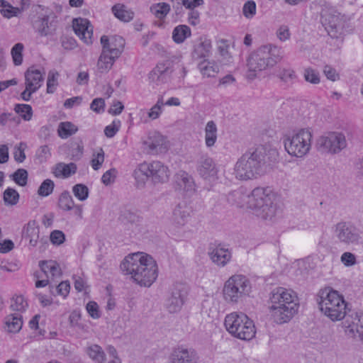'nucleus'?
<instances>
[{
  "instance_id": "27",
  "label": "nucleus",
  "mask_w": 363,
  "mask_h": 363,
  "mask_svg": "<svg viewBox=\"0 0 363 363\" xmlns=\"http://www.w3.org/2000/svg\"><path fill=\"white\" fill-rule=\"evenodd\" d=\"M165 143V138L158 132L151 133L144 144L149 148L152 153L161 152L164 148L163 146Z\"/></svg>"
},
{
  "instance_id": "10",
  "label": "nucleus",
  "mask_w": 363,
  "mask_h": 363,
  "mask_svg": "<svg viewBox=\"0 0 363 363\" xmlns=\"http://www.w3.org/2000/svg\"><path fill=\"white\" fill-rule=\"evenodd\" d=\"M349 22L348 16L335 10L326 11L321 15V23L328 35L340 42L349 27Z\"/></svg>"
},
{
  "instance_id": "4",
  "label": "nucleus",
  "mask_w": 363,
  "mask_h": 363,
  "mask_svg": "<svg viewBox=\"0 0 363 363\" xmlns=\"http://www.w3.org/2000/svg\"><path fill=\"white\" fill-rule=\"evenodd\" d=\"M316 301L320 311L333 321L343 319L347 313V303L343 296L330 287L320 289Z\"/></svg>"
},
{
  "instance_id": "6",
  "label": "nucleus",
  "mask_w": 363,
  "mask_h": 363,
  "mask_svg": "<svg viewBox=\"0 0 363 363\" xmlns=\"http://www.w3.org/2000/svg\"><path fill=\"white\" fill-rule=\"evenodd\" d=\"M283 51L280 47L269 44L257 48L247 59V67L250 72H260L274 67L282 58Z\"/></svg>"
},
{
  "instance_id": "59",
  "label": "nucleus",
  "mask_w": 363,
  "mask_h": 363,
  "mask_svg": "<svg viewBox=\"0 0 363 363\" xmlns=\"http://www.w3.org/2000/svg\"><path fill=\"white\" fill-rule=\"evenodd\" d=\"M50 241L53 245H60L65 240V235L61 230H55L50 234Z\"/></svg>"
},
{
  "instance_id": "35",
  "label": "nucleus",
  "mask_w": 363,
  "mask_h": 363,
  "mask_svg": "<svg viewBox=\"0 0 363 363\" xmlns=\"http://www.w3.org/2000/svg\"><path fill=\"white\" fill-rule=\"evenodd\" d=\"M116 57L106 53L101 52L97 62V68L101 73L107 72L112 67Z\"/></svg>"
},
{
  "instance_id": "39",
  "label": "nucleus",
  "mask_w": 363,
  "mask_h": 363,
  "mask_svg": "<svg viewBox=\"0 0 363 363\" xmlns=\"http://www.w3.org/2000/svg\"><path fill=\"white\" fill-rule=\"evenodd\" d=\"M0 12L4 17L11 18L13 16H17L22 12V9L18 7L12 6L5 0H0Z\"/></svg>"
},
{
  "instance_id": "16",
  "label": "nucleus",
  "mask_w": 363,
  "mask_h": 363,
  "mask_svg": "<svg viewBox=\"0 0 363 363\" xmlns=\"http://www.w3.org/2000/svg\"><path fill=\"white\" fill-rule=\"evenodd\" d=\"M174 69L169 61L158 63L149 73L148 79L156 85L168 83L171 81Z\"/></svg>"
},
{
  "instance_id": "23",
  "label": "nucleus",
  "mask_w": 363,
  "mask_h": 363,
  "mask_svg": "<svg viewBox=\"0 0 363 363\" xmlns=\"http://www.w3.org/2000/svg\"><path fill=\"white\" fill-rule=\"evenodd\" d=\"M73 29L76 35H78L85 43H92V27L87 19L82 18L74 19Z\"/></svg>"
},
{
  "instance_id": "26",
  "label": "nucleus",
  "mask_w": 363,
  "mask_h": 363,
  "mask_svg": "<svg viewBox=\"0 0 363 363\" xmlns=\"http://www.w3.org/2000/svg\"><path fill=\"white\" fill-rule=\"evenodd\" d=\"M211 50V41L206 38H200L199 41L194 46L191 56L194 60L203 59L206 60L208 57Z\"/></svg>"
},
{
  "instance_id": "62",
  "label": "nucleus",
  "mask_w": 363,
  "mask_h": 363,
  "mask_svg": "<svg viewBox=\"0 0 363 363\" xmlns=\"http://www.w3.org/2000/svg\"><path fill=\"white\" fill-rule=\"evenodd\" d=\"M86 311L90 316L94 319H97L100 317V313L99 311V306L94 301H89L86 304Z\"/></svg>"
},
{
  "instance_id": "60",
  "label": "nucleus",
  "mask_w": 363,
  "mask_h": 363,
  "mask_svg": "<svg viewBox=\"0 0 363 363\" xmlns=\"http://www.w3.org/2000/svg\"><path fill=\"white\" fill-rule=\"evenodd\" d=\"M340 260L346 267H351L356 264L357 263L355 255L350 252H344L341 255Z\"/></svg>"
},
{
  "instance_id": "20",
  "label": "nucleus",
  "mask_w": 363,
  "mask_h": 363,
  "mask_svg": "<svg viewBox=\"0 0 363 363\" xmlns=\"http://www.w3.org/2000/svg\"><path fill=\"white\" fill-rule=\"evenodd\" d=\"M101 44L103 52L118 58L123 52L125 41L121 36H112L109 38L106 35H102Z\"/></svg>"
},
{
  "instance_id": "30",
  "label": "nucleus",
  "mask_w": 363,
  "mask_h": 363,
  "mask_svg": "<svg viewBox=\"0 0 363 363\" xmlns=\"http://www.w3.org/2000/svg\"><path fill=\"white\" fill-rule=\"evenodd\" d=\"M77 169V165L73 162L69 164L60 162L56 164L53 174L57 178H68L72 174H74Z\"/></svg>"
},
{
  "instance_id": "50",
  "label": "nucleus",
  "mask_w": 363,
  "mask_h": 363,
  "mask_svg": "<svg viewBox=\"0 0 363 363\" xmlns=\"http://www.w3.org/2000/svg\"><path fill=\"white\" fill-rule=\"evenodd\" d=\"M28 174L25 169H18L12 175L13 180L19 186H24L28 182Z\"/></svg>"
},
{
  "instance_id": "8",
  "label": "nucleus",
  "mask_w": 363,
  "mask_h": 363,
  "mask_svg": "<svg viewBox=\"0 0 363 363\" xmlns=\"http://www.w3.org/2000/svg\"><path fill=\"white\" fill-rule=\"evenodd\" d=\"M252 291V285L248 278L242 274H234L225 282L223 287L225 300L230 303H236Z\"/></svg>"
},
{
  "instance_id": "24",
  "label": "nucleus",
  "mask_w": 363,
  "mask_h": 363,
  "mask_svg": "<svg viewBox=\"0 0 363 363\" xmlns=\"http://www.w3.org/2000/svg\"><path fill=\"white\" fill-rule=\"evenodd\" d=\"M150 167L149 175L155 183H164L169 179V171L168 167L159 161L148 163Z\"/></svg>"
},
{
  "instance_id": "2",
  "label": "nucleus",
  "mask_w": 363,
  "mask_h": 363,
  "mask_svg": "<svg viewBox=\"0 0 363 363\" xmlns=\"http://www.w3.org/2000/svg\"><path fill=\"white\" fill-rule=\"evenodd\" d=\"M269 299L271 316L277 324L289 322L298 311V297L291 289L276 288L272 291Z\"/></svg>"
},
{
  "instance_id": "56",
  "label": "nucleus",
  "mask_w": 363,
  "mask_h": 363,
  "mask_svg": "<svg viewBox=\"0 0 363 363\" xmlns=\"http://www.w3.org/2000/svg\"><path fill=\"white\" fill-rule=\"evenodd\" d=\"M242 13L247 18H252L256 13V4L253 1H247L242 7Z\"/></svg>"
},
{
  "instance_id": "53",
  "label": "nucleus",
  "mask_w": 363,
  "mask_h": 363,
  "mask_svg": "<svg viewBox=\"0 0 363 363\" xmlns=\"http://www.w3.org/2000/svg\"><path fill=\"white\" fill-rule=\"evenodd\" d=\"M28 303L23 296H16L11 300V308L13 311L22 312L26 310Z\"/></svg>"
},
{
  "instance_id": "55",
  "label": "nucleus",
  "mask_w": 363,
  "mask_h": 363,
  "mask_svg": "<svg viewBox=\"0 0 363 363\" xmlns=\"http://www.w3.org/2000/svg\"><path fill=\"white\" fill-rule=\"evenodd\" d=\"M164 106L162 98H160L156 104L154 105L148 113V117L152 120L157 119L160 117L162 113V107Z\"/></svg>"
},
{
  "instance_id": "52",
  "label": "nucleus",
  "mask_w": 363,
  "mask_h": 363,
  "mask_svg": "<svg viewBox=\"0 0 363 363\" xmlns=\"http://www.w3.org/2000/svg\"><path fill=\"white\" fill-rule=\"evenodd\" d=\"M14 110L25 121H30L32 118V108L28 104H17L16 105Z\"/></svg>"
},
{
  "instance_id": "49",
  "label": "nucleus",
  "mask_w": 363,
  "mask_h": 363,
  "mask_svg": "<svg viewBox=\"0 0 363 363\" xmlns=\"http://www.w3.org/2000/svg\"><path fill=\"white\" fill-rule=\"evenodd\" d=\"M59 73L56 71H50L47 80V93L52 94L55 91L56 87L58 85L57 78Z\"/></svg>"
},
{
  "instance_id": "43",
  "label": "nucleus",
  "mask_w": 363,
  "mask_h": 363,
  "mask_svg": "<svg viewBox=\"0 0 363 363\" xmlns=\"http://www.w3.org/2000/svg\"><path fill=\"white\" fill-rule=\"evenodd\" d=\"M170 6L167 3L155 4L150 6L151 13L158 19H163L169 13Z\"/></svg>"
},
{
  "instance_id": "41",
  "label": "nucleus",
  "mask_w": 363,
  "mask_h": 363,
  "mask_svg": "<svg viewBox=\"0 0 363 363\" xmlns=\"http://www.w3.org/2000/svg\"><path fill=\"white\" fill-rule=\"evenodd\" d=\"M87 354L96 363L105 362L106 354L102 348L98 345H93L87 348Z\"/></svg>"
},
{
  "instance_id": "63",
  "label": "nucleus",
  "mask_w": 363,
  "mask_h": 363,
  "mask_svg": "<svg viewBox=\"0 0 363 363\" xmlns=\"http://www.w3.org/2000/svg\"><path fill=\"white\" fill-rule=\"evenodd\" d=\"M119 126V121L117 123L116 121H113L111 125H107L104 129V133L106 136L108 138L113 137L118 131Z\"/></svg>"
},
{
  "instance_id": "15",
  "label": "nucleus",
  "mask_w": 363,
  "mask_h": 363,
  "mask_svg": "<svg viewBox=\"0 0 363 363\" xmlns=\"http://www.w3.org/2000/svg\"><path fill=\"white\" fill-rule=\"evenodd\" d=\"M342 327L347 336L352 338L358 337L360 340L363 336V314L352 312L345 315Z\"/></svg>"
},
{
  "instance_id": "61",
  "label": "nucleus",
  "mask_w": 363,
  "mask_h": 363,
  "mask_svg": "<svg viewBox=\"0 0 363 363\" xmlns=\"http://www.w3.org/2000/svg\"><path fill=\"white\" fill-rule=\"evenodd\" d=\"M323 73L328 79L335 82L340 79L339 74L336 72L335 69L330 65H325L323 68Z\"/></svg>"
},
{
  "instance_id": "40",
  "label": "nucleus",
  "mask_w": 363,
  "mask_h": 363,
  "mask_svg": "<svg viewBox=\"0 0 363 363\" xmlns=\"http://www.w3.org/2000/svg\"><path fill=\"white\" fill-rule=\"evenodd\" d=\"M77 127L72 123L66 121L61 122L57 128V133L60 138H67L77 131Z\"/></svg>"
},
{
  "instance_id": "44",
  "label": "nucleus",
  "mask_w": 363,
  "mask_h": 363,
  "mask_svg": "<svg viewBox=\"0 0 363 363\" xmlns=\"http://www.w3.org/2000/svg\"><path fill=\"white\" fill-rule=\"evenodd\" d=\"M24 45L21 43H18L11 48V55L13 61V64L19 66L23 62V51Z\"/></svg>"
},
{
  "instance_id": "17",
  "label": "nucleus",
  "mask_w": 363,
  "mask_h": 363,
  "mask_svg": "<svg viewBox=\"0 0 363 363\" xmlns=\"http://www.w3.org/2000/svg\"><path fill=\"white\" fill-rule=\"evenodd\" d=\"M176 190L182 191L186 196H191L196 191V185L191 175L185 171L180 170L174 177Z\"/></svg>"
},
{
  "instance_id": "31",
  "label": "nucleus",
  "mask_w": 363,
  "mask_h": 363,
  "mask_svg": "<svg viewBox=\"0 0 363 363\" xmlns=\"http://www.w3.org/2000/svg\"><path fill=\"white\" fill-rule=\"evenodd\" d=\"M23 234L25 238L29 239V243L35 246L39 238V228L35 220L29 221L24 227Z\"/></svg>"
},
{
  "instance_id": "21",
  "label": "nucleus",
  "mask_w": 363,
  "mask_h": 363,
  "mask_svg": "<svg viewBox=\"0 0 363 363\" xmlns=\"http://www.w3.org/2000/svg\"><path fill=\"white\" fill-rule=\"evenodd\" d=\"M196 169L199 174L205 179H214L218 172L213 159L208 155L200 157Z\"/></svg>"
},
{
  "instance_id": "57",
  "label": "nucleus",
  "mask_w": 363,
  "mask_h": 363,
  "mask_svg": "<svg viewBox=\"0 0 363 363\" xmlns=\"http://www.w3.org/2000/svg\"><path fill=\"white\" fill-rule=\"evenodd\" d=\"M104 162V152L102 149H100L99 151L96 155L94 154V157L91 160V164L94 170H98L101 167Z\"/></svg>"
},
{
  "instance_id": "18",
  "label": "nucleus",
  "mask_w": 363,
  "mask_h": 363,
  "mask_svg": "<svg viewBox=\"0 0 363 363\" xmlns=\"http://www.w3.org/2000/svg\"><path fill=\"white\" fill-rule=\"evenodd\" d=\"M54 13L39 16L33 23V28L41 37L52 35L57 29V21Z\"/></svg>"
},
{
  "instance_id": "25",
  "label": "nucleus",
  "mask_w": 363,
  "mask_h": 363,
  "mask_svg": "<svg viewBox=\"0 0 363 363\" xmlns=\"http://www.w3.org/2000/svg\"><path fill=\"white\" fill-rule=\"evenodd\" d=\"M211 259L219 267L225 266L231 259V252L228 248L220 245L216 247L209 252Z\"/></svg>"
},
{
  "instance_id": "7",
  "label": "nucleus",
  "mask_w": 363,
  "mask_h": 363,
  "mask_svg": "<svg viewBox=\"0 0 363 363\" xmlns=\"http://www.w3.org/2000/svg\"><path fill=\"white\" fill-rule=\"evenodd\" d=\"M224 325L232 335L240 340H252L256 333L253 321L242 313L234 312L227 315Z\"/></svg>"
},
{
  "instance_id": "9",
  "label": "nucleus",
  "mask_w": 363,
  "mask_h": 363,
  "mask_svg": "<svg viewBox=\"0 0 363 363\" xmlns=\"http://www.w3.org/2000/svg\"><path fill=\"white\" fill-rule=\"evenodd\" d=\"M312 137V133L309 129L302 128L296 133L284 137V148L290 155L302 157L311 149Z\"/></svg>"
},
{
  "instance_id": "5",
  "label": "nucleus",
  "mask_w": 363,
  "mask_h": 363,
  "mask_svg": "<svg viewBox=\"0 0 363 363\" xmlns=\"http://www.w3.org/2000/svg\"><path fill=\"white\" fill-rule=\"evenodd\" d=\"M264 164V154L260 149L248 151L243 154L235 165L236 178L248 180L256 178L262 173Z\"/></svg>"
},
{
  "instance_id": "38",
  "label": "nucleus",
  "mask_w": 363,
  "mask_h": 363,
  "mask_svg": "<svg viewBox=\"0 0 363 363\" xmlns=\"http://www.w3.org/2000/svg\"><path fill=\"white\" fill-rule=\"evenodd\" d=\"M58 206L65 211H69L74 207V200L68 191H64L59 196Z\"/></svg>"
},
{
  "instance_id": "58",
  "label": "nucleus",
  "mask_w": 363,
  "mask_h": 363,
  "mask_svg": "<svg viewBox=\"0 0 363 363\" xmlns=\"http://www.w3.org/2000/svg\"><path fill=\"white\" fill-rule=\"evenodd\" d=\"M117 170L112 168L104 173L101 177V182L106 186L110 185L114 182Z\"/></svg>"
},
{
  "instance_id": "34",
  "label": "nucleus",
  "mask_w": 363,
  "mask_h": 363,
  "mask_svg": "<svg viewBox=\"0 0 363 363\" xmlns=\"http://www.w3.org/2000/svg\"><path fill=\"white\" fill-rule=\"evenodd\" d=\"M111 11L115 17L123 22H129L134 17V13L128 9L124 4H116L112 7Z\"/></svg>"
},
{
  "instance_id": "28",
  "label": "nucleus",
  "mask_w": 363,
  "mask_h": 363,
  "mask_svg": "<svg viewBox=\"0 0 363 363\" xmlns=\"http://www.w3.org/2000/svg\"><path fill=\"white\" fill-rule=\"evenodd\" d=\"M39 266L47 278L53 281L55 278L60 277L62 272L60 265L53 260L40 261Z\"/></svg>"
},
{
  "instance_id": "32",
  "label": "nucleus",
  "mask_w": 363,
  "mask_h": 363,
  "mask_svg": "<svg viewBox=\"0 0 363 363\" xmlns=\"http://www.w3.org/2000/svg\"><path fill=\"white\" fill-rule=\"evenodd\" d=\"M150 167L148 163L140 164L133 172V177L136 181L137 186L143 187L150 177Z\"/></svg>"
},
{
  "instance_id": "47",
  "label": "nucleus",
  "mask_w": 363,
  "mask_h": 363,
  "mask_svg": "<svg viewBox=\"0 0 363 363\" xmlns=\"http://www.w3.org/2000/svg\"><path fill=\"white\" fill-rule=\"evenodd\" d=\"M72 192L77 199L83 201L88 198L89 190L86 185L77 184L72 187Z\"/></svg>"
},
{
  "instance_id": "54",
  "label": "nucleus",
  "mask_w": 363,
  "mask_h": 363,
  "mask_svg": "<svg viewBox=\"0 0 363 363\" xmlns=\"http://www.w3.org/2000/svg\"><path fill=\"white\" fill-rule=\"evenodd\" d=\"M26 147V144L23 142L20 143L18 145L14 147L13 157L17 162L21 163L25 160V150Z\"/></svg>"
},
{
  "instance_id": "29",
  "label": "nucleus",
  "mask_w": 363,
  "mask_h": 363,
  "mask_svg": "<svg viewBox=\"0 0 363 363\" xmlns=\"http://www.w3.org/2000/svg\"><path fill=\"white\" fill-rule=\"evenodd\" d=\"M250 195L245 193L243 189H239L229 193L227 199L233 205L243 207L245 204L247 206V201H250Z\"/></svg>"
},
{
  "instance_id": "12",
  "label": "nucleus",
  "mask_w": 363,
  "mask_h": 363,
  "mask_svg": "<svg viewBox=\"0 0 363 363\" xmlns=\"http://www.w3.org/2000/svg\"><path fill=\"white\" fill-rule=\"evenodd\" d=\"M334 237L345 245H357L361 240L359 230L351 223L340 221L333 226Z\"/></svg>"
},
{
  "instance_id": "33",
  "label": "nucleus",
  "mask_w": 363,
  "mask_h": 363,
  "mask_svg": "<svg viewBox=\"0 0 363 363\" xmlns=\"http://www.w3.org/2000/svg\"><path fill=\"white\" fill-rule=\"evenodd\" d=\"M4 329L9 333H17L22 327L23 321L19 314H10L4 319Z\"/></svg>"
},
{
  "instance_id": "3",
  "label": "nucleus",
  "mask_w": 363,
  "mask_h": 363,
  "mask_svg": "<svg viewBox=\"0 0 363 363\" xmlns=\"http://www.w3.org/2000/svg\"><path fill=\"white\" fill-rule=\"evenodd\" d=\"M275 200V195L269 187H256L250 195L247 207L253 210L257 217L272 220L279 213Z\"/></svg>"
},
{
  "instance_id": "48",
  "label": "nucleus",
  "mask_w": 363,
  "mask_h": 363,
  "mask_svg": "<svg viewBox=\"0 0 363 363\" xmlns=\"http://www.w3.org/2000/svg\"><path fill=\"white\" fill-rule=\"evenodd\" d=\"M19 194L12 188L6 189L4 192V201L7 205H15L18 203Z\"/></svg>"
},
{
  "instance_id": "19",
  "label": "nucleus",
  "mask_w": 363,
  "mask_h": 363,
  "mask_svg": "<svg viewBox=\"0 0 363 363\" xmlns=\"http://www.w3.org/2000/svg\"><path fill=\"white\" fill-rule=\"evenodd\" d=\"M191 208L184 201L179 203L173 209L170 218L172 226L175 229L182 228L191 218Z\"/></svg>"
},
{
  "instance_id": "51",
  "label": "nucleus",
  "mask_w": 363,
  "mask_h": 363,
  "mask_svg": "<svg viewBox=\"0 0 363 363\" xmlns=\"http://www.w3.org/2000/svg\"><path fill=\"white\" fill-rule=\"evenodd\" d=\"M278 76L282 82L289 84H293L294 80L296 79L295 72L292 69L289 68L280 69Z\"/></svg>"
},
{
  "instance_id": "13",
  "label": "nucleus",
  "mask_w": 363,
  "mask_h": 363,
  "mask_svg": "<svg viewBox=\"0 0 363 363\" xmlns=\"http://www.w3.org/2000/svg\"><path fill=\"white\" fill-rule=\"evenodd\" d=\"M44 74L34 67H29L25 72V90L21 96L25 101H30L33 93L36 92L44 81Z\"/></svg>"
},
{
  "instance_id": "46",
  "label": "nucleus",
  "mask_w": 363,
  "mask_h": 363,
  "mask_svg": "<svg viewBox=\"0 0 363 363\" xmlns=\"http://www.w3.org/2000/svg\"><path fill=\"white\" fill-rule=\"evenodd\" d=\"M55 188V183L52 180L47 179L44 180L38 189V194L43 197L50 195Z\"/></svg>"
},
{
  "instance_id": "36",
  "label": "nucleus",
  "mask_w": 363,
  "mask_h": 363,
  "mask_svg": "<svg viewBox=\"0 0 363 363\" xmlns=\"http://www.w3.org/2000/svg\"><path fill=\"white\" fill-rule=\"evenodd\" d=\"M217 126L214 121H210L205 128V143L208 147H213L217 140Z\"/></svg>"
},
{
  "instance_id": "11",
  "label": "nucleus",
  "mask_w": 363,
  "mask_h": 363,
  "mask_svg": "<svg viewBox=\"0 0 363 363\" xmlns=\"http://www.w3.org/2000/svg\"><path fill=\"white\" fill-rule=\"evenodd\" d=\"M318 151L336 155L347 146L345 135L340 132H329L318 138L316 143Z\"/></svg>"
},
{
  "instance_id": "64",
  "label": "nucleus",
  "mask_w": 363,
  "mask_h": 363,
  "mask_svg": "<svg viewBox=\"0 0 363 363\" xmlns=\"http://www.w3.org/2000/svg\"><path fill=\"white\" fill-rule=\"evenodd\" d=\"M289 28L287 26L282 25L277 30V36L281 41H286L290 38Z\"/></svg>"
},
{
  "instance_id": "1",
  "label": "nucleus",
  "mask_w": 363,
  "mask_h": 363,
  "mask_svg": "<svg viewBox=\"0 0 363 363\" xmlns=\"http://www.w3.org/2000/svg\"><path fill=\"white\" fill-rule=\"evenodd\" d=\"M121 269L140 286H150L158 275V268L153 258L142 252L129 255L121 264Z\"/></svg>"
},
{
  "instance_id": "22",
  "label": "nucleus",
  "mask_w": 363,
  "mask_h": 363,
  "mask_svg": "<svg viewBox=\"0 0 363 363\" xmlns=\"http://www.w3.org/2000/svg\"><path fill=\"white\" fill-rule=\"evenodd\" d=\"M198 356L191 348L179 347L174 350L170 356V363H197Z\"/></svg>"
},
{
  "instance_id": "37",
  "label": "nucleus",
  "mask_w": 363,
  "mask_h": 363,
  "mask_svg": "<svg viewBox=\"0 0 363 363\" xmlns=\"http://www.w3.org/2000/svg\"><path fill=\"white\" fill-rule=\"evenodd\" d=\"M191 35V29L186 25L176 26L172 32V39L177 43H183L186 38Z\"/></svg>"
},
{
  "instance_id": "45",
  "label": "nucleus",
  "mask_w": 363,
  "mask_h": 363,
  "mask_svg": "<svg viewBox=\"0 0 363 363\" xmlns=\"http://www.w3.org/2000/svg\"><path fill=\"white\" fill-rule=\"evenodd\" d=\"M304 79L312 84H318L320 82V76L318 70L312 67H307L303 71Z\"/></svg>"
},
{
  "instance_id": "14",
  "label": "nucleus",
  "mask_w": 363,
  "mask_h": 363,
  "mask_svg": "<svg viewBox=\"0 0 363 363\" xmlns=\"http://www.w3.org/2000/svg\"><path fill=\"white\" fill-rule=\"evenodd\" d=\"M186 294L187 291L185 284L176 283L172 285L169 296L165 303V306L169 313H174L181 310Z\"/></svg>"
},
{
  "instance_id": "42",
  "label": "nucleus",
  "mask_w": 363,
  "mask_h": 363,
  "mask_svg": "<svg viewBox=\"0 0 363 363\" xmlns=\"http://www.w3.org/2000/svg\"><path fill=\"white\" fill-rule=\"evenodd\" d=\"M199 69L201 73L204 77H214L215 74L219 72L218 65L206 60H203L199 64Z\"/></svg>"
}]
</instances>
